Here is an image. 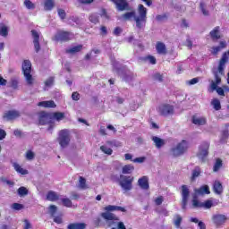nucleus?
<instances>
[{
    "label": "nucleus",
    "mask_w": 229,
    "mask_h": 229,
    "mask_svg": "<svg viewBox=\"0 0 229 229\" xmlns=\"http://www.w3.org/2000/svg\"><path fill=\"white\" fill-rule=\"evenodd\" d=\"M144 160H146V157H136L135 159L132 160V162L138 163V164H142V162H144Z\"/></svg>",
    "instance_id": "nucleus-61"
},
{
    "label": "nucleus",
    "mask_w": 229,
    "mask_h": 229,
    "mask_svg": "<svg viewBox=\"0 0 229 229\" xmlns=\"http://www.w3.org/2000/svg\"><path fill=\"white\" fill-rule=\"evenodd\" d=\"M195 194H198L199 196H204V194H210V188L208 187V185H203L199 189H195Z\"/></svg>",
    "instance_id": "nucleus-19"
},
{
    "label": "nucleus",
    "mask_w": 229,
    "mask_h": 229,
    "mask_svg": "<svg viewBox=\"0 0 229 229\" xmlns=\"http://www.w3.org/2000/svg\"><path fill=\"white\" fill-rule=\"evenodd\" d=\"M106 212L101 213V217L104 220V225L110 228L111 226H115L117 221H119V216L112 212H126V208L121 206L108 205L104 208Z\"/></svg>",
    "instance_id": "nucleus-2"
},
{
    "label": "nucleus",
    "mask_w": 229,
    "mask_h": 229,
    "mask_svg": "<svg viewBox=\"0 0 229 229\" xmlns=\"http://www.w3.org/2000/svg\"><path fill=\"white\" fill-rule=\"evenodd\" d=\"M111 229H116V228L115 227H112ZM117 229H126V225H124V223H123V222H118Z\"/></svg>",
    "instance_id": "nucleus-60"
},
{
    "label": "nucleus",
    "mask_w": 229,
    "mask_h": 229,
    "mask_svg": "<svg viewBox=\"0 0 229 229\" xmlns=\"http://www.w3.org/2000/svg\"><path fill=\"white\" fill-rule=\"evenodd\" d=\"M226 219H228L226 216L221 214L214 215L212 217L213 223L216 226H221V225H225V223H226Z\"/></svg>",
    "instance_id": "nucleus-14"
},
{
    "label": "nucleus",
    "mask_w": 229,
    "mask_h": 229,
    "mask_svg": "<svg viewBox=\"0 0 229 229\" xmlns=\"http://www.w3.org/2000/svg\"><path fill=\"white\" fill-rule=\"evenodd\" d=\"M192 207H194V208H203V202H199V200L196 199V195L193 196Z\"/></svg>",
    "instance_id": "nucleus-34"
},
{
    "label": "nucleus",
    "mask_w": 229,
    "mask_h": 229,
    "mask_svg": "<svg viewBox=\"0 0 229 229\" xmlns=\"http://www.w3.org/2000/svg\"><path fill=\"white\" fill-rule=\"evenodd\" d=\"M24 5L26 8H28V10H35V4L31 3L30 0H25Z\"/></svg>",
    "instance_id": "nucleus-46"
},
{
    "label": "nucleus",
    "mask_w": 229,
    "mask_h": 229,
    "mask_svg": "<svg viewBox=\"0 0 229 229\" xmlns=\"http://www.w3.org/2000/svg\"><path fill=\"white\" fill-rule=\"evenodd\" d=\"M154 80L156 81H164V75H162L160 73H155L154 74Z\"/></svg>",
    "instance_id": "nucleus-56"
},
{
    "label": "nucleus",
    "mask_w": 229,
    "mask_h": 229,
    "mask_svg": "<svg viewBox=\"0 0 229 229\" xmlns=\"http://www.w3.org/2000/svg\"><path fill=\"white\" fill-rule=\"evenodd\" d=\"M38 106H43V108H56V104H55L53 100L41 101L38 104Z\"/></svg>",
    "instance_id": "nucleus-21"
},
{
    "label": "nucleus",
    "mask_w": 229,
    "mask_h": 229,
    "mask_svg": "<svg viewBox=\"0 0 229 229\" xmlns=\"http://www.w3.org/2000/svg\"><path fill=\"white\" fill-rule=\"evenodd\" d=\"M157 112L161 115H173L174 113V107L169 104H162L158 106Z\"/></svg>",
    "instance_id": "nucleus-8"
},
{
    "label": "nucleus",
    "mask_w": 229,
    "mask_h": 229,
    "mask_svg": "<svg viewBox=\"0 0 229 229\" xmlns=\"http://www.w3.org/2000/svg\"><path fill=\"white\" fill-rule=\"evenodd\" d=\"M174 225L177 228H180V225H182V216L180 215H175L174 216Z\"/></svg>",
    "instance_id": "nucleus-38"
},
{
    "label": "nucleus",
    "mask_w": 229,
    "mask_h": 229,
    "mask_svg": "<svg viewBox=\"0 0 229 229\" xmlns=\"http://www.w3.org/2000/svg\"><path fill=\"white\" fill-rule=\"evenodd\" d=\"M21 68L27 85L33 87L35 79H33V75H31V61L24 60Z\"/></svg>",
    "instance_id": "nucleus-3"
},
{
    "label": "nucleus",
    "mask_w": 229,
    "mask_h": 229,
    "mask_svg": "<svg viewBox=\"0 0 229 229\" xmlns=\"http://www.w3.org/2000/svg\"><path fill=\"white\" fill-rule=\"evenodd\" d=\"M73 37L74 35L69 31L59 30L53 38V40L55 42H69Z\"/></svg>",
    "instance_id": "nucleus-6"
},
{
    "label": "nucleus",
    "mask_w": 229,
    "mask_h": 229,
    "mask_svg": "<svg viewBox=\"0 0 229 229\" xmlns=\"http://www.w3.org/2000/svg\"><path fill=\"white\" fill-rule=\"evenodd\" d=\"M64 117H65V114L55 112L51 115L50 119L52 118V119H55V121H62Z\"/></svg>",
    "instance_id": "nucleus-33"
},
{
    "label": "nucleus",
    "mask_w": 229,
    "mask_h": 229,
    "mask_svg": "<svg viewBox=\"0 0 229 229\" xmlns=\"http://www.w3.org/2000/svg\"><path fill=\"white\" fill-rule=\"evenodd\" d=\"M59 196L58 193L55 192V191H48V193L47 194V199L48 201H56L57 199H59Z\"/></svg>",
    "instance_id": "nucleus-27"
},
{
    "label": "nucleus",
    "mask_w": 229,
    "mask_h": 229,
    "mask_svg": "<svg viewBox=\"0 0 229 229\" xmlns=\"http://www.w3.org/2000/svg\"><path fill=\"white\" fill-rule=\"evenodd\" d=\"M6 138V131L3 129H0V140H3Z\"/></svg>",
    "instance_id": "nucleus-64"
},
{
    "label": "nucleus",
    "mask_w": 229,
    "mask_h": 229,
    "mask_svg": "<svg viewBox=\"0 0 229 229\" xmlns=\"http://www.w3.org/2000/svg\"><path fill=\"white\" fill-rule=\"evenodd\" d=\"M72 98L73 101H80V94L78 92H73L72 94Z\"/></svg>",
    "instance_id": "nucleus-59"
},
{
    "label": "nucleus",
    "mask_w": 229,
    "mask_h": 229,
    "mask_svg": "<svg viewBox=\"0 0 229 229\" xmlns=\"http://www.w3.org/2000/svg\"><path fill=\"white\" fill-rule=\"evenodd\" d=\"M200 171H199V168H195L193 171H192V180L198 178V176H199L200 174Z\"/></svg>",
    "instance_id": "nucleus-55"
},
{
    "label": "nucleus",
    "mask_w": 229,
    "mask_h": 229,
    "mask_svg": "<svg viewBox=\"0 0 229 229\" xmlns=\"http://www.w3.org/2000/svg\"><path fill=\"white\" fill-rule=\"evenodd\" d=\"M20 114L18 111H9L5 114L6 119L9 121H12L13 119H17L19 117Z\"/></svg>",
    "instance_id": "nucleus-26"
},
{
    "label": "nucleus",
    "mask_w": 229,
    "mask_h": 229,
    "mask_svg": "<svg viewBox=\"0 0 229 229\" xmlns=\"http://www.w3.org/2000/svg\"><path fill=\"white\" fill-rule=\"evenodd\" d=\"M211 105L213 106V108L215 110H219L221 108V102L219 101V99L217 98H214L212 101H211Z\"/></svg>",
    "instance_id": "nucleus-37"
},
{
    "label": "nucleus",
    "mask_w": 229,
    "mask_h": 229,
    "mask_svg": "<svg viewBox=\"0 0 229 229\" xmlns=\"http://www.w3.org/2000/svg\"><path fill=\"white\" fill-rule=\"evenodd\" d=\"M48 210H49V214L52 217H55V215L56 214V210H58V208L55 205H51L49 208H48Z\"/></svg>",
    "instance_id": "nucleus-44"
},
{
    "label": "nucleus",
    "mask_w": 229,
    "mask_h": 229,
    "mask_svg": "<svg viewBox=\"0 0 229 229\" xmlns=\"http://www.w3.org/2000/svg\"><path fill=\"white\" fill-rule=\"evenodd\" d=\"M223 167V160L221 158H216L215 165L213 166L214 173H217L219 169Z\"/></svg>",
    "instance_id": "nucleus-29"
},
{
    "label": "nucleus",
    "mask_w": 229,
    "mask_h": 229,
    "mask_svg": "<svg viewBox=\"0 0 229 229\" xmlns=\"http://www.w3.org/2000/svg\"><path fill=\"white\" fill-rule=\"evenodd\" d=\"M61 200L64 207H67L68 208H70V207H72V201H71L69 199L64 198L62 199Z\"/></svg>",
    "instance_id": "nucleus-47"
},
{
    "label": "nucleus",
    "mask_w": 229,
    "mask_h": 229,
    "mask_svg": "<svg viewBox=\"0 0 229 229\" xmlns=\"http://www.w3.org/2000/svg\"><path fill=\"white\" fill-rule=\"evenodd\" d=\"M69 142H71V134L69 133V130L64 129L60 131L59 132V144L62 148H66L69 146Z\"/></svg>",
    "instance_id": "nucleus-7"
},
{
    "label": "nucleus",
    "mask_w": 229,
    "mask_h": 229,
    "mask_svg": "<svg viewBox=\"0 0 229 229\" xmlns=\"http://www.w3.org/2000/svg\"><path fill=\"white\" fill-rule=\"evenodd\" d=\"M12 208H13V210H22L23 206H22V204L13 203V204L12 205Z\"/></svg>",
    "instance_id": "nucleus-54"
},
{
    "label": "nucleus",
    "mask_w": 229,
    "mask_h": 229,
    "mask_svg": "<svg viewBox=\"0 0 229 229\" xmlns=\"http://www.w3.org/2000/svg\"><path fill=\"white\" fill-rule=\"evenodd\" d=\"M12 165L14 167V171H16V173L23 175L28 174V170L22 168V166H21L17 162H12Z\"/></svg>",
    "instance_id": "nucleus-22"
},
{
    "label": "nucleus",
    "mask_w": 229,
    "mask_h": 229,
    "mask_svg": "<svg viewBox=\"0 0 229 229\" xmlns=\"http://www.w3.org/2000/svg\"><path fill=\"white\" fill-rule=\"evenodd\" d=\"M156 50L157 52V55H167V47H165V44L162 42L157 43Z\"/></svg>",
    "instance_id": "nucleus-18"
},
{
    "label": "nucleus",
    "mask_w": 229,
    "mask_h": 229,
    "mask_svg": "<svg viewBox=\"0 0 229 229\" xmlns=\"http://www.w3.org/2000/svg\"><path fill=\"white\" fill-rule=\"evenodd\" d=\"M196 83H199V77H196L186 81V85H196Z\"/></svg>",
    "instance_id": "nucleus-49"
},
{
    "label": "nucleus",
    "mask_w": 229,
    "mask_h": 229,
    "mask_svg": "<svg viewBox=\"0 0 229 229\" xmlns=\"http://www.w3.org/2000/svg\"><path fill=\"white\" fill-rule=\"evenodd\" d=\"M210 148V144L208 142L202 143L199 148V152L197 157L200 158V160H205L207 157H208V148Z\"/></svg>",
    "instance_id": "nucleus-9"
},
{
    "label": "nucleus",
    "mask_w": 229,
    "mask_h": 229,
    "mask_svg": "<svg viewBox=\"0 0 229 229\" xmlns=\"http://www.w3.org/2000/svg\"><path fill=\"white\" fill-rule=\"evenodd\" d=\"M18 194L22 198V196H28V189L26 187L21 186L18 189Z\"/></svg>",
    "instance_id": "nucleus-42"
},
{
    "label": "nucleus",
    "mask_w": 229,
    "mask_h": 229,
    "mask_svg": "<svg viewBox=\"0 0 229 229\" xmlns=\"http://www.w3.org/2000/svg\"><path fill=\"white\" fill-rule=\"evenodd\" d=\"M199 8L203 15H208V11L207 10V4H205V2H200Z\"/></svg>",
    "instance_id": "nucleus-43"
},
{
    "label": "nucleus",
    "mask_w": 229,
    "mask_h": 229,
    "mask_svg": "<svg viewBox=\"0 0 229 229\" xmlns=\"http://www.w3.org/2000/svg\"><path fill=\"white\" fill-rule=\"evenodd\" d=\"M221 76H225V72H223V74L219 72V70L214 72L215 81H212L210 84V89L212 92H214V90H216L217 85L221 83Z\"/></svg>",
    "instance_id": "nucleus-12"
},
{
    "label": "nucleus",
    "mask_w": 229,
    "mask_h": 229,
    "mask_svg": "<svg viewBox=\"0 0 229 229\" xmlns=\"http://www.w3.org/2000/svg\"><path fill=\"white\" fill-rule=\"evenodd\" d=\"M100 149L103 153H105L106 155H112V153H114V150H112L108 146L106 145H103L100 147Z\"/></svg>",
    "instance_id": "nucleus-39"
},
{
    "label": "nucleus",
    "mask_w": 229,
    "mask_h": 229,
    "mask_svg": "<svg viewBox=\"0 0 229 229\" xmlns=\"http://www.w3.org/2000/svg\"><path fill=\"white\" fill-rule=\"evenodd\" d=\"M145 60H148V62H149V64H152V65H155V64H157V58H155V56L148 55L145 58Z\"/></svg>",
    "instance_id": "nucleus-53"
},
{
    "label": "nucleus",
    "mask_w": 229,
    "mask_h": 229,
    "mask_svg": "<svg viewBox=\"0 0 229 229\" xmlns=\"http://www.w3.org/2000/svg\"><path fill=\"white\" fill-rule=\"evenodd\" d=\"M57 13H58V16L60 17V19L62 21H64V19H65L66 13H65V11L64 9H58Z\"/></svg>",
    "instance_id": "nucleus-50"
},
{
    "label": "nucleus",
    "mask_w": 229,
    "mask_h": 229,
    "mask_svg": "<svg viewBox=\"0 0 229 229\" xmlns=\"http://www.w3.org/2000/svg\"><path fill=\"white\" fill-rule=\"evenodd\" d=\"M81 49H83V46L78 45V46L67 48L66 53H68L69 55H76V53H80Z\"/></svg>",
    "instance_id": "nucleus-25"
},
{
    "label": "nucleus",
    "mask_w": 229,
    "mask_h": 229,
    "mask_svg": "<svg viewBox=\"0 0 229 229\" xmlns=\"http://www.w3.org/2000/svg\"><path fill=\"white\" fill-rule=\"evenodd\" d=\"M87 224L85 223H71L67 225V229H85Z\"/></svg>",
    "instance_id": "nucleus-24"
},
{
    "label": "nucleus",
    "mask_w": 229,
    "mask_h": 229,
    "mask_svg": "<svg viewBox=\"0 0 229 229\" xmlns=\"http://www.w3.org/2000/svg\"><path fill=\"white\" fill-rule=\"evenodd\" d=\"M156 205H162L164 203V197L160 196L155 199Z\"/></svg>",
    "instance_id": "nucleus-58"
},
{
    "label": "nucleus",
    "mask_w": 229,
    "mask_h": 229,
    "mask_svg": "<svg viewBox=\"0 0 229 229\" xmlns=\"http://www.w3.org/2000/svg\"><path fill=\"white\" fill-rule=\"evenodd\" d=\"M100 35L106 36L108 35V30L106 26L100 27Z\"/></svg>",
    "instance_id": "nucleus-57"
},
{
    "label": "nucleus",
    "mask_w": 229,
    "mask_h": 229,
    "mask_svg": "<svg viewBox=\"0 0 229 229\" xmlns=\"http://www.w3.org/2000/svg\"><path fill=\"white\" fill-rule=\"evenodd\" d=\"M89 21L93 24H98V22H99V18H98V14H91V15H89Z\"/></svg>",
    "instance_id": "nucleus-48"
},
{
    "label": "nucleus",
    "mask_w": 229,
    "mask_h": 229,
    "mask_svg": "<svg viewBox=\"0 0 229 229\" xmlns=\"http://www.w3.org/2000/svg\"><path fill=\"white\" fill-rule=\"evenodd\" d=\"M10 87L14 90H17V89H19V81H17V79H11Z\"/></svg>",
    "instance_id": "nucleus-45"
},
{
    "label": "nucleus",
    "mask_w": 229,
    "mask_h": 229,
    "mask_svg": "<svg viewBox=\"0 0 229 229\" xmlns=\"http://www.w3.org/2000/svg\"><path fill=\"white\" fill-rule=\"evenodd\" d=\"M192 123L197 126H205L207 124V117L205 116H193Z\"/></svg>",
    "instance_id": "nucleus-17"
},
{
    "label": "nucleus",
    "mask_w": 229,
    "mask_h": 229,
    "mask_svg": "<svg viewBox=\"0 0 229 229\" xmlns=\"http://www.w3.org/2000/svg\"><path fill=\"white\" fill-rule=\"evenodd\" d=\"M133 176L121 174L118 182L123 191L128 192L133 189Z\"/></svg>",
    "instance_id": "nucleus-4"
},
{
    "label": "nucleus",
    "mask_w": 229,
    "mask_h": 229,
    "mask_svg": "<svg viewBox=\"0 0 229 229\" xmlns=\"http://www.w3.org/2000/svg\"><path fill=\"white\" fill-rule=\"evenodd\" d=\"M54 217V222L57 223V225H62L63 221H62V216H53Z\"/></svg>",
    "instance_id": "nucleus-63"
},
{
    "label": "nucleus",
    "mask_w": 229,
    "mask_h": 229,
    "mask_svg": "<svg viewBox=\"0 0 229 229\" xmlns=\"http://www.w3.org/2000/svg\"><path fill=\"white\" fill-rule=\"evenodd\" d=\"M0 35L1 37H8V28L5 25L0 26Z\"/></svg>",
    "instance_id": "nucleus-41"
},
{
    "label": "nucleus",
    "mask_w": 229,
    "mask_h": 229,
    "mask_svg": "<svg viewBox=\"0 0 229 229\" xmlns=\"http://www.w3.org/2000/svg\"><path fill=\"white\" fill-rule=\"evenodd\" d=\"M121 33H123V29L121 27H116L114 31H113V34L115 36V37H119L121 35Z\"/></svg>",
    "instance_id": "nucleus-52"
},
{
    "label": "nucleus",
    "mask_w": 229,
    "mask_h": 229,
    "mask_svg": "<svg viewBox=\"0 0 229 229\" xmlns=\"http://www.w3.org/2000/svg\"><path fill=\"white\" fill-rule=\"evenodd\" d=\"M111 3L115 4V8L118 12H124L126 10H130V4L128 0H109Z\"/></svg>",
    "instance_id": "nucleus-11"
},
{
    "label": "nucleus",
    "mask_w": 229,
    "mask_h": 229,
    "mask_svg": "<svg viewBox=\"0 0 229 229\" xmlns=\"http://www.w3.org/2000/svg\"><path fill=\"white\" fill-rule=\"evenodd\" d=\"M219 26L217 27H215L214 30H212L210 32H209V35L212 38V40H219V38H221V32H219Z\"/></svg>",
    "instance_id": "nucleus-20"
},
{
    "label": "nucleus",
    "mask_w": 229,
    "mask_h": 229,
    "mask_svg": "<svg viewBox=\"0 0 229 229\" xmlns=\"http://www.w3.org/2000/svg\"><path fill=\"white\" fill-rule=\"evenodd\" d=\"M222 137L224 139H228V137H229V131H228V129H225L224 131H222Z\"/></svg>",
    "instance_id": "nucleus-62"
},
{
    "label": "nucleus",
    "mask_w": 229,
    "mask_h": 229,
    "mask_svg": "<svg viewBox=\"0 0 229 229\" xmlns=\"http://www.w3.org/2000/svg\"><path fill=\"white\" fill-rule=\"evenodd\" d=\"M31 35L33 38L34 49L36 53H38L40 51V34L38 33V31L33 30H31Z\"/></svg>",
    "instance_id": "nucleus-13"
},
{
    "label": "nucleus",
    "mask_w": 229,
    "mask_h": 229,
    "mask_svg": "<svg viewBox=\"0 0 229 229\" xmlns=\"http://www.w3.org/2000/svg\"><path fill=\"white\" fill-rule=\"evenodd\" d=\"M182 209L185 210L187 208V203L189 201V196L191 191H189V187L187 185L182 186Z\"/></svg>",
    "instance_id": "nucleus-10"
},
{
    "label": "nucleus",
    "mask_w": 229,
    "mask_h": 229,
    "mask_svg": "<svg viewBox=\"0 0 229 229\" xmlns=\"http://www.w3.org/2000/svg\"><path fill=\"white\" fill-rule=\"evenodd\" d=\"M138 185L143 191H148L149 189V179L148 176H143L138 180Z\"/></svg>",
    "instance_id": "nucleus-15"
},
{
    "label": "nucleus",
    "mask_w": 229,
    "mask_h": 229,
    "mask_svg": "<svg viewBox=\"0 0 229 229\" xmlns=\"http://www.w3.org/2000/svg\"><path fill=\"white\" fill-rule=\"evenodd\" d=\"M123 21H133L136 23V28L138 30H142L146 27V22H148V9L142 4L138 5V14L135 11L127 12L122 15Z\"/></svg>",
    "instance_id": "nucleus-1"
},
{
    "label": "nucleus",
    "mask_w": 229,
    "mask_h": 229,
    "mask_svg": "<svg viewBox=\"0 0 229 229\" xmlns=\"http://www.w3.org/2000/svg\"><path fill=\"white\" fill-rule=\"evenodd\" d=\"M53 83H55V78L54 77H49L46 81H45V90H47V88L53 87Z\"/></svg>",
    "instance_id": "nucleus-40"
},
{
    "label": "nucleus",
    "mask_w": 229,
    "mask_h": 229,
    "mask_svg": "<svg viewBox=\"0 0 229 229\" xmlns=\"http://www.w3.org/2000/svg\"><path fill=\"white\" fill-rule=\"evenodd\" d=\"M26 158L27 160H33V158H35V153L31 150H28L26 153Z\"/></svg>",
    "instance_id": "nucleus-51"
},
{
    "label": "nucleus",
    "mask_w": 229,
    "mask_h": 229,
    "mask_svg": "<svg viewBox=\"0 0 229 229\" xmlns=\"http://www.w3.org/2000/svg\"><path fill=\"white\" fill-rule=\"evenodd\" d=\"M226 46V44L225 42H220V46L218 47H212V54L213 55H217L219 53V51H221V49H223Z\"/></svg>",
    "instance_id": "nucleus-32"
},
{
    "label": "nucleus",
    "mask_w": 229,
    "mask_h": 229,
    "mask_svg": "<svg viewBox=\"0 0 229 229\" xmlns=\"http://www.w3.org/2000/svg\"><path fill=\"white\" fill-rule=\"evenodd\" d=\"M55 6V1L54 0H45L44 1V8L47 11L53 10Z\"/></svg>",
    "instance_id": "nucleus-30"
},
{
    "label": "nucleus",
    "mask_w": 229,
    "mask_h": 229,
    "mask_svg": "<svg viewBox=\"0 0 229 229\" xmlns=\"http://www.w3.org/2000/svg\"><path fill=\"white\" fill-rule=\"evenodd\" d=\"M135 170V167L131 165H126L123 167L122 173L123 174H131L133 171Z\"/></svg>",
    "instance_id": "nucleus-28"
},
{
    "label": "nucleus",
    "mask_w": 229,
    "mask_h": 229,
    "mask_svg": "<svg viewBox=\"0 0 229 229\" xmlns=\"http://www.w3.org/2000/svg\"><path fill=\"white\" fill-rule=\"evenodd\" d=\"M189 148V143L187 140H182L175 147L171 148V154L173 157H181Z\"/></svg>",
    "instance_id": "nucleus-5"
},
{
    "label": "nucleus",
    "mask_w": 229,
    "mask_h": 229,
    "mask_svg": "<svg viewBox=\"0 0 229 229\" xmlns=\"http://www.w3.org/2000/svg\"><path fill=\"white\" fill-rule=\"evenodd\" d=\"M51 116L48 114H43L39 118V124L44 125V124H48V123H51Z\"/></svg>",
    "instance_id": "nucleus-31"
},
{
    "label": "nucleus",
    "mask_w": 229,
    "mask_h": 229,
    "mask_svg": "<svg viewBox=\"0 0 229 229\" xmlns=\"http://www.w3.org/2000/svg\"><path fill=\"white\" fill-rule=\"evenodd\" d=\"M151 139H152L156 148H157V149H160V148H162V146L165 145V140H162L159 137L153 136Z\"/></svg>",
    "instance_id": "nucleus-23"
},
{
    "label": "nucleus",
    "mask_w": 229,
    "mask_h": 229,
    "mask_svg": "<svg viewBox=\"0 0 229 229\" xmlns=\"http://www.w3.org/2000/svg\"><path fill=\"white\" fill-rule=\"evenodd\" d=\"M79 188L83 190L88 189L87 180H85V178H83L82 176L79 177Z\"/></svg>",
    "instance_id": "nucleus-36"
},
{
    "label": "nucleus",
    "mask_w": 229,
    "mask_h": 229,
    "mask_svg": "<svg viewBox=\"0 0 229 229\" xmlns=\"http://www.w3.org/2000/svg\"><path fill=\"white\" fill-rule=\"evenodd\" d=\"M223 183H221L218 180L215 181L213 182V192L217 194V196H221V194H223Z\"/></svg>",
    "instance_id": "nucleus-16"
},
{
    "label": "nucleus",
    "mask_w": 229,
    "mask_h": 229,
    "mask_svg": "<svg viewBox=\"0 0 229 229\" xmlns=\"http://www.w3.org/2000/svg\"><path fill=\"white\" fill-rule=\"evenodd\" d=\"M216 204H214V200L208 199L205 202H202V208H212V207H215Z\"/></svg>",
    "instance_id": "nucleus-35"
}]
</instances>
